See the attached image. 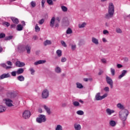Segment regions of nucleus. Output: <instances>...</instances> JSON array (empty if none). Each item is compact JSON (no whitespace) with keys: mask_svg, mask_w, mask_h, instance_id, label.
<instances>
[{"mask_svg":"<svg viewBox=\"0 0 130 130\" xmlns=\"http://www.w3.org/2000/svg\"><path fill=\"white\" fill-rule=\"evenodd\" d=\"M101 62H103V63H106V62H107V61L105 58L101 59Z\"/></svg>","mask_w":130,"mask_h":130,"instance_id":"50","label":"nucleus"},{"mask_svg":"<svg viewBox=\"0 0 130 130\" xmlns=\"http://www.w3.org/2000/svg\"><path fill=\"white\" fill-rule=\"evenodd\" d=\"M17 30V31H22L23 30V26L21 24H18Z\"/></svg>","mask_w":130,"mask_h":130,"instance_id":"28","label":"nucleus"},{"mask_svg":"<svg viewBox=\"0 0 130 130\" xmlns=\"http://www.w3.org/2000/svg\"><path fill=\"white\" fill-rule=\"evenodd\" d=\"M47 3L48 4V5H53V2L52 0H47Z\"/></svg>","mask_w":130,"mask_h":130,"instance_id":"43","label":"nucleus"},{"mask_svg":"<svg viewBox=\"0 0 130 130\" xmlns=\"http://www.w3.org/2000/svg\"><path fill=\"white\" fill-rule=\"evenodd\" d=\"M17 80L20 82H23V81H25V77L22 75H20L17 77Z\"/></svg>","mask_w":130,"mask_h":130,"instance_id":"21","label":"nucleus"},{"mask_svg":"<svg viewBox=\"0 0 130 130\" xmlns=\"http://www.w3.org/2000/svg\"><path fill=\"white\" fill-rule=\"evenodd\" d=\"M37 122L42 123V122H45L46 121V117L44 115H40L38 118L36 119Z\"/></svg>","mask_w":130,"mask_h":130,"instance_id":"5","label":"nucleus"},{"mask_svg":"<svg viewBox=\"0 0 130 130\" xmlns=\"http://www.w3.org/2000/svg\"><path fill=\"white\" fill-rule=\"evenodd\" d=\"M74 106L75 107H78V106H80V103L79 102L75 101L73 103Z\"/></svg>","mask_w":130,"mask_h":130,"instance_id":"35","label":"nucleus"},{"mask_svg":"<svg viewBox=\"0 0 130 130\" xmlns=\"http://www.w3.org/2000/svg\"><path fill=\"white\" fill-rule=\"evenodd\" d=\"M1 66L2 67H3V68H5V69H6V70H9V69H12V67L11 66H7V64H6L5 63H2L1 64Z\"/></svg>","mask_w":130,"mask_h":130,"instance_id":"31","label":"nucleus"},{"mask_svg":"<svg viewBox=\"0 0 130 130\" xmlns=\"http://www.w3.org/2000/svg\"><path fill=\"white\" fill-rule=\"evenodd\" d=\"M44 44L45 46H47V45H50V44H51V41L47 40L44 42Z\"/></svg>","mask_w":130,"mask_h":130,"instance_id":"25","label":"nucleus"},{"mask_svg":"<svg viewBox=\"0 0 130 130\" xmlns=\"http://www.w3.org/2000/svg\"><path fill=\"white\" fill-rule=\"evenodd\" d=\"M63 24H64V25H65L66 26H69V20H66V22H63Z\"/></svg>","mask_w":130,"mask_h":130,"instance_id":"54","label":"nucleus"},{"mask_svg":"<svg viewBox=\"0 0 130 130\" xmlns=\"http://www.w3.org/2000/svg\"><path fill=\"white\" fill-rule=\"evenodd\" d=\"M76 86L77 88H78V89H83V88H84V86L79 82L76 83Z\"/></svg>","mask_w":130,"mask_h":130,"instance_id":"26","label":"nucleus"},{"mask_svg":"<svg viewBox=\"0 0 130 130\" xmlns=\"http://www.w3.org/2000/svg\"><path fill=\"white\" fill-rule=\"evenodd\" d=\"M6 107L3 106H0V113L5 112V111H6Z\"/></svg>","mask_w":130,"mask_h":130,"instance_id":"29","label":"nucleus"},{"mask_svg":"<svg viewBox=\"0 0 130 130\" xmlns=\"http://www.w3.org/2000/svg\"><path fill=\"white\" fill-rule=\"evenodd\" d=\"M55 130H62V126L61 125H57Z\"/></svg>","mask_w":130,"mask_h":130,"instance_id":"36","label":"nucleus"},{"mask_svg":"<svg viewBox=\"0 0 130 130\" xmlns=\"http://www.w3.org/2000/svg\"><path fill=\"white\" fill-rule=\"evenodd\" d=\"M61 107H67V103H62Z\"/></svg>","mask_w":130,"mask_h":130,"instance_id":"57","label":"nucleus"},{"mask_svg":"<svg viewBox=\"0 0 130 130\" xmlns=\"http://www.w3.org/2000/svg\"><path fill=\"white\" fill-rule=\"evenodd\" d=\"M56 21H58V23H59V22H60V18H59V17H57L56 18Z\"/></svg>","mask_w":130,"mask_h":130,"instance_id":"62","label":"nucleus"},{"mask_svg":"<svg viewBox=\"0 0 130 130\" xmlns=\"http://www.w3.org/2000/svg\"><path fill=\"white\" fill-rule=\"evenodd\" d=\"M16 72L17 75H21V74H23V73H24V69L22 68H20Z\"/></svg>","mask_w":130,"mask_h":130,"instance_id":"23","label":"nucleus"},{"mask_svg":"<svg viewBox=\"0 0 130 130\" xmlns=\"http://www.w3.org/2000/svg\"><path fill=\"white\" fill-rule=\"evenodd\" d=\"M38 112H39V113H42V109L41 108L39 109Z\"/></svg>","mask_w":130,"mask_h":130,"instance_id":"63","label":"nucleus"},{"mask_svg":"<svg viewBox=\"0 0 130 130\" xmlns=\"http://www.w3.org/2000/svg\"><path fill=\"white\" fill-rule=\"evenodd\" d=\"M129 112L128 110L125 109L119 112V115L120 119L122 122V128H123L125 126V120L127 119Z\"/></svg>","mask_w":130,"mask_h":130,"instance_id":"1","label":"nucleus"},{"mask_svg":"<svg viewBox=\"0 0 130 130\" xmlns=\"http://www.w3.org/2000/svg\"><path fill=\"white\" fill-rule=\"evenodd\" d=\"M124 61H125V62H127V61H128V58H127V57H125V58H124Z\"/></svg>","mask_w":130,"mask_h":130,"instance_id":"61","label":"nucleus"},{"mask_svg":"<svg viewBox=\"0 0 130 130\" xmlns=\"http://www.w3.org/2000/svg\"><path fill=\"white\" fill-rule=\"evenodd\" d=\"M17 71H13L11 72V75L12 77H16L17 76Z\"/></svg>","mask_w":130,"mask_h":130,"instance_id":"41","label":"nucleus"},{"mask_svg":"<svg viewBox=\"0 0 130 130\" xmlns=\"http://www.w3.org/2000/svg\"><path fill=\"white\" fill-rule=\"evenodd\" d=\"M46 0H42L41 4L42 8H44V4H45Z\"/></svg>","mask_w":130,"mask_h":130,"instance_id":"51","label":"nucleus"},{"mask_svg":"<svg viewBox=\"0 0 130 130\" xmlns=\"http://www.w3.org/2000/svg\"><path fill=\"white\" fill-rule=\"evenodd\" d=\"M13 36H9L6 37L5 38V40L6 41L11 40V39H13Z\"/></svg>","mask_w":130,"mask_h":130,"instance_id":"38","label":"nucleus"},{"mask_svg":"<svg viewBox=\"0 0 130 130\" xmlns=\"http://www.w3.org/2000/svg\"><path fill=\"white\" fill-rule=\"evenodd\" d=\"M7 64L8 66H13V63L12 62H11L10 61H8Z\"/></svg>","mask_w":130,"mask_h":130,"instance_id":"56","label":"nucleus"},{"mask_svg":"<svg viewBox=\"0 0 130 130\" xmlns=\"http://www.w3.org/2000/svg\"><path fill=\"white\" fill-rule=\"evenodd\" d=\"M56 54L57 55L58 57H60V56H61V55H62V52H61V50H57L56 51Z\"/></svg>","mask_w":130,"mask_h":130,"instance_id":"30","label":"nucleus"},{"mask_svg":"<svg viewBox=\"0 0 130 130\" xmlns=\"http://www.w3.org/2000/svg\"><path fill=\"white\" fill-rule=\"evenodd\" d=\"M76 47H77V46L76 45H71V49H72V50H76Z\"/></svg>","mask_w":130,"mask_h":130,"instance_id":"47","label":"nucleus"},{"mask_svg":"<svg viewBox=\"0 0 130 130\" xmlns=\"http://www.w3.org/2000/svg\"><path fill=\"white\" fill-rule=\"evenodd\" d=\"M29 71L31 72V75H34V73H35V70L33 68H30Z\"/></svg>","mask_w":130,"mask_h":130,"instance_id":"48","label":"nucleus"},{"mask_svg":"<svg viewBox=\"0 0 130 130\" xmlns=\"http://www.w3.org/2000/svg\"><path fill=\"white\" fill-rule=\"evenodd\" d=\"M104 91H105L106 92H109V87H106L104 88Z\"/></svg>","mask_w":130,"mask_h":130,"instance_id":"55","label":"nucleus"},{"mask_svg":"<svg viewBox=\"0 0 130 130\" xmlns=\"http://www.w3.org/2000/svg\"><path fill=\"white\" fill-rule=\"evenodd\" d=\"M106 111L108 115H111L112 113H114V112H115V111H114V110H111L109 108L107 109Z\"/></svg>","mask_w":130,"mask_h":130,"instance_id":"14","label":"nucleus"},{"mask_svg":"<svg viewBox=\"0 0 130 130\" xmlns=\"http://www.w3.org/2000/svg\"><path fill=\"white\" fill-rule=\"evenodd\" d=\"M106 80L107 81V84L110 85V87L111 89H112V88H113V81H112V79L110 77L107 76Z\"/></svg>","mask_w":130,"mask_h":130,"instance_id":"9","label":"nucleus"},{"mask_svg":"<svg viewBox=\"0 0 130 130\" xmlns=\"http://www.w3.org/2000/svg\"><path fill=\"white\" fill-rule=\"evenodd\" d=\"M117 107L119 109H124V106H123V105L121 103L117 104Z\"/></svg>","mask_w":130,"mask_h":130,"instance_id":"27","label":"nucleus"},{"mask_svg":"<svg viewBox=\"0 0 130 130\" xmlns=\"http://www.w3.org/2000/svg\"><path fill=\"white\" fill-rule=\"evenodd\" d=\"M109 123H110V125L111 126H112L113 127L115 126V125H116V122H115V121L114 120H111Z\"/></svg>","mask_w":130,"mask_h":130,"instance_id":"24","label":"nucleus"},{"mask_svg":"<svg viewBox=\"0 0 130 130\" xmlns=\"http://www.w3.org/2000/svg\"><path fill=\"white\" fill-rule=\"evenodd\" d=\"M31 116V113L28 110H25L23 112L22 114V117L24 119H28Z\"/></svg>","mask_w":130,"mask_h":130,"instance_id":"6","label":"nucleus"},{"mask_svg":"<svg viewBox=\"0 0 130 130\" xmlns=\"http://www.w3.org/2000/svg\"><path fill=\"white\" fill-rule=\"evenodd\" d=\"M48 96H49V91L47 89H44L42 93V98L43 99H46L48 98Z\"/></svg>","mask_w":130,"mask_h":130,"instance_id":"8","label":"nucleus"},{"mask_svg":"<svg viewBox=\"0 0 130 130\" xmlns=\"http://www.w3.org/2000/svg\"><path fill=\"white\" fill-rule=\"evenodd\" d=\"M91 41L92 43H94V44H95V45H98V44H99V40H98V39H97L96 38L92 37Z\"/></svg>","mask_w":130,"mask_h":130,"instance_id":"16","label":"nucleus"},{"mask_svg":"<svg viewBox=\"0 0 130 130\" xmlns=\"http://www.w3.org/2000/svg\"><path fill=\"white\" fill-rule=\"evenodd\" d=\"M66 33L67 34H72L73 33V30H72V28L69 27L66 31Z\"/></svg>","mask_w":130,"mask_h":130,"instance_id":"32","label":"nucleus"},{"mask_svg":"<svg viewBox=\"0 0 130 130\" xmlns=\"http://www.w3.org/2000/svg\"><path fill=\"white\" fill-rule=\"evenodd\" d=\"M102 41L103 42H104L105 43L107 42V40H106V39L105 38H103L102 39Z\"/></svg>","mask_w":130,"mask_h":130,"instance_id":"59","label":"nucleus"},{"mask_svg":"<svg viewBox=\"0 0 130 130\" xmlns=\"http://www.w3.org/2000/svg\"><path fill=\"white\" fill-rule=\"evenodd\" d=\"M35 31L36 32H40V27L38 26V24H36L35 27Z\"/></svg>","mask_w":130,"mask_h":130,"instance_id":"33","label":"nucleus"},{"mask_svg":"<svg viewBox=\"0 0 130 130\" xmlns=\"http://www.w3.org/2000/svg\"><path fill=\"white\" fill-rule=\"evenodd\" d=\"M45 21V20H44V19H42L39 21V24H40V25H42V24L44 23Z\"/></svg>","mask_w":130,"mask_h":130,"instance_id":"44","label":"nucleus"},{"mask_svg":"<svg viewBox=\"0 0 130 130\" xmlns=\"http://www.w3.org/2000/svg\"><path fill=\"white\" fill-rule=\"evenodd\" d=\"M127 73V71L126 70H123L121 72V74H120L119 77H118V79H119V80H120V79H121L122 78H123V77H124V76H125V74Z\"/></svg>","mask_w":130,"mask_h":130,"instance_id":"13","label":"nucleus"},{"mask_svg":"<svg viewBox=\"0 0 130 130\" xmlns=\"http://www.w3.org/2000/svg\"><path fill=\"white\" fill-rule=\"evenodd\" d=\"M46 62V60H39L34 63L35 66H38V64H42L43 63H45Z\"/></svg>","mask_w":130,"mask_h":130,"instance_id":"15","label":"nucleus"},{"mask_svg":"<svg viewBox=\"0 0 130 130\" xmlns=\"http://www.w3.org/2000/svg\"><path fill=\"white\" fill-rule=\"evenodd\" d=\"M114 15V5L113 3H110L109 5L108 13L105 15L106 19H110L113 17Z\"/></svg>","mask_w":130,"mask_h":130,"instance_id":"2","label":"nucleus"},{"mask_svg":"<svg viewBox=\"0 0 130 130\" xmlns=\"http://www.w3.org/2000/svg\"><path fill=\"white\" fill-rule=\"evenodd\" d=\"M87 25V23L86 22H83L82 23H80L78 24V28H85L86 25Z\"/></svg>","mask_w":130,"mask_h":130,"instance_id":"22","label":"nucleus"},{"mask_svg":"<svg viewBox=\"0 0 130 130\" xmlns=\"http://www.w3.org/2000/svg\"><path fill=\"white\" fill-rule=\"evenodd\" d=\"M30 5L31 6V8H35V7H36V3L34 1H32L30 3Z\"/></svg>","mask_w":130,"mask_h":130,"instance_id":"39","label":"nucleus"},{"mask_svg":"<svg viewBox=\"0 0 130 130\" xmlns=\"http://www.w3.org/2000/svg\"><path fill=\"white\" fill-rule=\"evenodd\" d=\"M61 62H66L67 61V58L66 57H62L61 59Z\"/></svg>","mask_w":130,"mask_h":130,"instance_id":"52","label":"nucleus"},{"mask_svg":"<svg viewBox=\"0 0 130 130\" xmlns=\"http://www.w3.org/2000/svg\"><path fill=\"white\" fill-rule=\"evenodd\" d=\"M18 49L21 51H25V50L26 49L27 53H30V52H31V47L29 45H27L25 47L24 46H21L18 47Z\"/></svg>","mask_w":130,"mask_h":130,"instance_id":"3","label":"nucleus"},{"mask_svg":"<svg viewBox=\"0 0 130 130\" xmlns=\"http://www.w3.org/2000/svg\"><path fill=\"white\" fill-rule=\"evenodd\" d=\"M54 23H55V18L52 17L50 20V27L54 26Z\"/></svg>","mask_w":130,"mask_h":130,"instance_id":"17","label":"nucleus"},{"mask_svg":"<svg viewBox=\"0 0 130 130\" xmlns=\"http://www.w3.org/2000/svg\"><path fill=\"white\" fill-rule=\"evenodd\" d=\"M116 32L117 33H122V30H121V29L119 28H117L116 29Z\"/></svg>","mask_w":130,"mask_h":130,"instance_id":"42","label":"nucleus"},{"mask_svg":"<svg viewBox=\"0 0 130 130\" xmlns=\"http://www.w3.org/2000/svg\"><path fill=\"white\" fill-rule=\"evenodd\" d=\"M117 67L118 69H120L122 67V65H121V64H118L117 65Z\"/></svg>","mask_w":130,"mask_h":130,"instance_id":"60","label":"nucleus"},{"mask_svg":"<svg viewBox=\"0 0 130 130\" xmlns=\"http://www.w3.org/2000/svg\"><path fill=\"white\" fill-rule=\"evenodd\" d=\"M59 22H55V27L56 28L57 27H58V26H59V25L58 24Z\"/></svg>","mask_w":130,"mask_h":130,"instance_id":"58","label":"nucleus"},{"mask_svg":"<svg viewBox=\"0 0 130 130\" xmlns=\"http://www.w3.org/2000/svg\"><path fill=\"white\" fill-rule=\"evenodd\" d=\"M4 25L7 26V27H9V26H10V23H9L8 22H5L4 23Z\"/></svg>","mask_w":130,"mask_h":130,"instance_id":"53","label":"nucleus"},{"mask_svg":"<svg viewBox=\"0 0 130 130\" xmlns=\"http://www.w3.org/2000/svg\"><path fill=\"white\" fill-rule=\"evenodd\" d=\"M61 9L63 12H68V8H67L66 6H61Z\"/></svg>","mask_w":130,"mask_h":130,"instance_id":"37","label":"nucleus"},{"mask_svg":"<svg viewBox=\"0 0 130 130\" xmlns=\"http://www.w3.org/2000/svg\"><path fill=\"white\" fill-rule=\"evenodd\" d=\"M11 19L14 24H19V19L15 17H11Z\"/></svg>","mask_w":130,"mask_h":130,"instance_id":"19","label":"nucleus"},{"mask_svg":"<svg viewBox=\"0 0 130 130\" xmlns=\"http://www.w3.org/2000/svg\"><path fill=\"white\" fill-rule=\"evenodd\" d=\"M101 93L100 92H98L96 94L95 96V99L97 101H99L100 100H102L103 99H104V98H106L107 96V93L104 94L103 96H101Z\"/></svg>","mask_w":130,"mask_h":130,"instance_id":"4","label":"nucleus"},{"mask_svg":"<svg viewBox=\"0 0 130 130\" xmlns=\"http://www.w3.org/2000/svg\"><path fill=\"white\" fill-rule=\"evenodd\" d=\"M4 102H5V104L8 107H12V106H14L13 105V101L9 99H5L4 100Z\"/></svg>","mask_w":130,"mask_h":130,"instance_id":"7","label":"nucleus"},{"mask_svg":"<svg viewBox=\"0 0 130 130\" xmlns=\"http://www.w3.org/2000/svg\"><path fill=\"white\" fill-rule=\"evenodd\" d=\"M74 128L75 130H80L81 128V125L78 123L74 124Z\"/></svg>","mask_w":130,"mask_h":130,"instance_id":"20","label":"nucleus"},{"mask_svg":"<svg viewBox=\"0 0 130 130\" xmlns=\"http://www.w3.org/2000/svg\"><path fill=\"white\" fill-rule=\"evenodd\" d=\"M103 33L104 35H106L107 34H109V31L106 29H105L103 30Z\"/></svg>","mask_w":130,"mask_h":130,"instance_id":"46","label":"nucleus"},{"mask_svg":"<svg viewBox=\"0 0 130 130\" xmlns=\"http://www.w3.org/2000/svg\"><path fill=\"white\" fill-rule=\"evenodd\" d=\"M11 75L10 74H3L1 76H0V80H3V79H6V78H10Z\"/></svg>","mask_w":130,"mask_h":130,"instance_id":"10","label":"nucleus"},{"mask_svg":"<svg viewBox=\"0 0 130 130\" xmlns=\"http://www.w3.org/2000/svg\"><path fill=\"white\" fill-rule=\"evenodd\" d=\"M6 37V34L4 33L0 34V39H2V38H5Z\"/></svg>","mask_w":130,"mask_h":130,"instance_id":"45","label":"nucleus"},{"mask_svg":"<svg viewBox=\"0 0 130 130\" xmlns=\"http://www.w3.org/2000/svg\"><path fill=\"white\" fill-rule=\"evenodd\" d=\"M111 73L112 76H114V75H115V70L113 68H111Z\"/></svg>","mask_w":130,"mask_h":130,"instance_id":"40","label":"nucleus"},{"mask_svg":"<svg viewBox=\"0 0 130 130\" xmlns=\"http://www.w3.org/2000/svg\"><path fill=\"white\" fill-rule=\"evenodd\" d=\"M15 64L16 67H18L19 68H22V67H24L25 66V63L17 61L16 62Z\"/></svg>","mask_w":130,"mask_h":130,"instance_id":"12","label":"nucleus"},{"mask_svg":"<svg viewBox=\"0 0 130 130\" xmlns=\"http://www.w3.org/2000/svg\"><path fill=\"white\" fill-rule=\"evenodd\" d=\"M11 28H15L16 27V24H12L11 25Z\"/></svg>","mask_w":130,"mask_h":130,"instance_id":"64","label":"nucleus"},{"mask_svg":"<svg viewBox=\"0 0 130 130\" xmlns=\"http://www.w3.org/2000/svg\"><path fill=\"white\" fill-rule=\"evenodd\" d=\"M61 44L62 45V46H64V47H67V44H66L64 41H61Z\"/></svg>","mask_w":130,"mask_h":130,"instance_id":"49","label":"nucleus"},{"mask_svg":"<svg viewBox=\"0 0 130 130\" xmlns=\"http://www.w3.org/2000/svg\"><path fill=\"white\" fill-rule=\"evenodd\" d=\"M45 110L46 111L47 113L49 115H50L51 114V111H50V108H49L47 106L44 105L43 106Z\"/></svg>","mask_w":130,"mask_h":130,"instance_id":"11","label":"nucleus"},{"mask_svg":"<svg viewBox=\"0 0 130 130\" xmlns=\"http://www.w3.org/2000/svg\"><path fill=\"white\" fill-rule=\"evenodd\" d=\"M77 114L78 115H84V111L82 110H78L76 112Z\"/></svg>","mask_w":130,"mask_h":130,"instance_id":"34","label":"nucleus"},{"mask_svg":"<svg viewBox=\"0 0 130 130\" xmlns=\"http://www.w3.org/2000/svg\"><path fill=\"white\" fill-rule=\"evenodd\" d=\"M55 72L56 74H60L61 73V69H60V67L57 66L55 68Z\"/></svg>","mask_w":130,"mask_h":130,"instance_id":"18","label":"nucleus"}]
</instances>
